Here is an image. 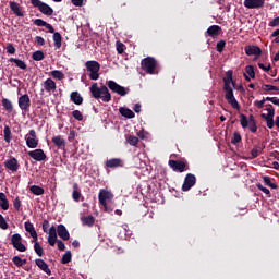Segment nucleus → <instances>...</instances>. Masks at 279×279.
Returning <instances> with one entry per match:
<instances>
[{
    "label": "nucleus",
    "mask_w": 279,
    "mask_h": 279,
    "mask_svg": "<svg viewBox=\"0 0 279 279\" xmlns=\"http://www.w3.org/2000/svg\"><path fill=\"white\" fill-rule=\"evenodd\" d=\"M233 74L234 72L229 70L222 78L225 99L230 104V106H232V108H234V110H241V105H239V101L234 97V89H232V87L236 88V82L232 78Z\"/></svg>",
    "instance_id": "f257e3e1"
},
{
    "label": "nucleus",
    "mask_w": 279,
    "mask_h": 279,
    "mask_svg": "<svg viewBox=\"0 0 279 279\" xmlns=\"http://www.w3.org/2000/svg\"><path fill=\"white\" fill-rule=\"evenodd\" d=\"M89 92L94 99H101L104 104H110V101H112V95L110 94V90H108V87L106 85L99 87L97 83H94L89 87Z\"/></svg>",
    "instance_id": "f03ea898"
},
{
    "label": "nucleus",
    "mask_w": 279,
    "mask_h": 279,
    "mask_svg": "<svg viewBox=\"0 0 279 279\" xmlns=\"http://www.w3.org/2000/svg\"><path fill=\"white\" fill-rule=\"evenodd\" d=\"M142 70L148 73V75H156V66L158 61L153 57H146L141 62Z\"/></svg>",
    "instance_id": "7ed1b4c3"
},
{
    "label": "nucleus",
    "mask_w": 279,
    "mask_h": 279,
    "mask_svg": "<svg viewBox=\"0 0 279 279\" xmlns=\"http://www.w3.org/2000/svg\"><path fill=\"white\" fill-rule=\"evenodd\" d=\"M86 71L89 73V80H99V71L101 70V64L97 61L85 62Z\"/></svg>",
    "instance_id": "20e7f679"
},
{
    "label": "nucleus",
    "mask_w": 279,
    "mask_h": 279,
    "mask_svg": "<svg viewBox=\"0 0 279 279\" xmlns=\"http://www.w3.org/2000/svg\"><path fill=\"white\" fill-rule=\"evenodd\" d=\"M31 3L34 8H38L39 12L45 14V16H53V8H51L49 4L40 0H31Z\"/></svg>",
    "instance_id": "39448f33"
},
{
    "label": "nucleus",
    "mask_w": 279,
    "mask_h": 279,
    "mask_svg": "<svg viewBox=\"0 0 279 279\" xmlns=\"http://www.w3.org/2000/svg\"><path fill=\"white\" fill-rule=\"evenodd\" d=\"M169 167L172 168L173 171L177 173H184V171H189L191 168L189 166V162L182 161V160H173L170 159L168 161Z\"/></svg>",
    "instance_id": "423d86ee"
},
{
    "label": "nucleus",
    "mask_w": 279,
    "mask_h": 279,
    "mask_svg": "<svg viewBox=\"0 0 279 279\" xmlns=\"http://www.w3.org/2000/svg\"><path fill=\"white\" fill-rule=\"evenodd\" d=\"M98 199H99L100 206H102V208H106V204H108V202H112V199H114V194H112V192H110L106 189H102L99 191Z\"/></svg>",
    "instance_id": "0eeeda50"
},
{
    "label": "nucleus",
    "mask_w": 279,
    "mask_h": 279,
    "mask_svg": "<svg viewBox=\"0 0 279 279\" xmlns=\"http://www.w3.org/2000/svg\"><path fill=\"white\" fill-rule=\"evenodd\" d=\"M26 145L29 149H36L38 147V135H36V130H31L28 134L25 135Z\"/></svg>",
    "instance_id": "6e6552de"
},
{
    "label": "nucleus",
    "mask_w": 279,
    "mask_h": 279,
    "mask_svg": "<svg viewBox=\"0 0 279 279\" xmlns=\"http://www.w3.org/2000/svg\"><path fill=\"white\" fill-rule=\"evenodd\" d=\"M23 238L21 234L15 233L11 236V245L14 247V250H17V252H27V247L25 244H23Z\"/></svg>",
    "instance_id": "1a4fd4ad"
},
{
    "label": "nucleus",
    "mask_w": 279,
    "mask_h": 279,
    "mask_svg": "<svg viewBox=\"0 0 279 279\" xmlns=\"http://www.w3.org/2000/svg\"><path fill=\"white\" fill-rule=\"evenodd\" d=\"M195 184H197V178L195 177V174L187 173L182 184V191L183 192L191 191V189H193Z\"/></svg>",
    "instance_id": "9d476101"
},
{
    "label": "nucleus",
    "mask_w": 279,
    "mask_h": 279,
    "mask_svg": "<svg viewBox=\"0 0 279 279\" xmlns=\"http://www.w3.org/2000/svg\"><path fill=\"white\" fill-rule=\"evenodd\" d=\"M107 86L112 90V93H117V95H120L121 97H125V95H128V90H130V89H125V87L119 85L114 81H109L107 83Z\"/></svg>",
    "instance_id": "9b49d317"
},
{
    "label": "nucleus",
    "mask_w": 279,
    "mask_h": 279,
    "mask_svg": "<svg viewBox=\"0 0 279 279\" xmlns=\"http://www.w3.org/2000/svg\"><path fill=\"white\" fill-rule=\"evenodd\" d=\"M29 158H33V160H36V162H43L47 160V155L45 154V150L38 148L35 150L28 151Z\"/></svg>",
    "instance_id": "f8f14e48"
},
{
    "label": "nucleus",
    "mask_w": 279,
    "mask_h": 279,
    "mask_svg": "<svg viewBox=\"0 0 279 279\" xmlns=\"http://www.w3.org/2000/svg\"><path fill=\"white\" fill-rule=\"evenodd\" d=\"M4 167L8 169V171L16 173L21 166L19 165V159H16V157H11L4 161Z\"/></svg>",
    "instance_id": "ddd939ff"
},
{
    "label": "nucleus",
    "mask_w": 279,
    "mask_h": 279,
    "mask_svg": "<svg viewBox=\"0 0 279 279\" xmlns=\"http://www.w3.org/2000/svg\"><path fill=\"white\" fill-rule=\"evenodd\" d=\"M17 104L21 110H24L25 112H27V110H29V106H32V100L29 99V95L27 94L22 95L19 98Z\"/></svg>",
    "instance_id": "4468645a"
},
{
    "label": "nucleus",
    "mask_w": 279,
    "mask_h": 279,
    "mask_svg": "<svg viewBox=\"0 0 279 279\" xmlns=\"http://www.w3.org/2000/svg\"><path fill=\"white\" fill-rule=\"evenodd\" d=\"M244 7L248 10H260L265 7V0H244Z\"/></svg>",
    "instance_id": "2eb2a0df"
},
{
    "label": "nucleus",
    "mask_w": 279,
    "mask_h": 279,
    "mask_svg": "<svg viewBox=\"0 0 279 279\" xmlns=\"http://www.w3.org/2000/svg\"><path fill=\"white\" fill-rule=\"evenodd\" d=\"M246 56H255V60H258L263 54V50L258 46H246L244 48Z\"/></svg>",
    "instance_id": "dca6fc26"
},
{
    "label": "nucleus",
    "mask_w": 279,
    "mask_h": 279,
    "mask_svg": "<svg viewBox=\"0 0 279 279\" xmlns=\"http://www.w3.org/2000/svg\"><path fill=\"white\" fill-rule=\"evenodd\" d=\"M119 167H123L121 158H111L105 161V169H119Z\"/></svg>",
    "instance_id": "f3484780"
},
{
    "label": "nucleus",
    "mask_w": 279,
    "mask_h": 279,
    "mask_svg": "<svg viewBox=\"0 0 279 279\" xmlns=\"http://www.w3.org/2000/svg\"><path fill=\"white\" fill-rule=\"evenodd\" d=\"M57 234L62 239V241H69V239H71V234L64 225H58Z\"/></svg>",
    "instance_id": "a211bd4d"
},
{
    "label": "nucleus",
    "mask_w": 279,
    "mask_h": 279,
    "mask_svg": "<svg viewBox=\"0 0 279 279\" xmlns=\"http://www.w3.org/2000/svg\"><path fill=\"white\" fill-rule=\"evenodd\" d=\"M48 234V243L51 247H53L56 245V242L58 241V231L56 227H50Z\"/></svg>",
    "instance_id": "6ab92c4d"
},
{
    "label": "nucleus",
    "mask_w": 279,
    "mask_h": 279,
    "mask_svg": "<svg viewBox=\"0 0 279 279\" xmlns=\"http://www.w3.org/2000/svg\"><path fill=\"white\" fill-rule=\"evenodd\" d=\"M250 123H256V119L254 118L253 114L248 116V120H247V116L241 113L240 114V124L243 129L247 128V125H250Z\"/></svg>",
    "instance_id": "aec40b11"
},
{
    "label": "nucleus",
    "mask_w": 279,
    "mask_h": 279,
    "mask_svg": "<svg viewBox=\"0 0 279 279\" xmlns=\"http://www.w3.org/2000/svg\"><path fill=\"white\" fill-rule=\"evenodd\" d=\"M35 264L41 271L47 274V276H51V269L49 268V265L46 264L45 259L37 258L35 259Z\"/></svg>",
    "instance_id": "412c9836"
},
{
    "label": "nucleus",
    "mask_w": 279,
    "mask_h": 279,
    "mask_svg": "<svg viewBox=\"0 0 279 279\" xmlns=\"http://www.w3.org/2000/svg\"><path fill=\"white\" fill-rule=\"evenodd\" d=\"M34 25H37V27H46V29H48V32L50 34H53L56 32V29L53 28V26L49 23H47L45 20L43 19H36L34 21Z\"/></svg>",
    "instance_id": "4be33fe9"
},
{
    "label": "nucleus",
    "mask_w": 279,
    "mask_h": 279,
    "mask_svg": "<svg viewBox=\"0 0 279 279\" xmlns=\"http://www.w3.org/2000/svg\"><path fill=\"white\" fill-rule=\"evenodd\" d=\"M52 143L58 147V149H66V141L60 135L53 136Z\"/></svg>",
    "instance_id": "5701e85b"
},
{
    "label": "nucleus",
    "mask_w": 279,
    "mask_h": 279,
    "mask_svg": "<svg viewBox=\"0 0 279 279\" xmlns=\"http://www.w3.org/2000/svg\"><path fill=\"white\" fill-rule=\"evenodd\" d=\"M10 10L11 12H13V14H15V16H20V17L25 16V12H23L21 7L15 1L10 2Z\"/></svg>",
    "instance_id": "b1692460"
},
{
    "label": "nucleus",
    "mask_w": 279,
    "mask_h": 279,
    "mask_svg": "<svg viewBox=\"0 0 279 279\" xmlns=\"http://www.w3.org/2000/svg\"><path fill=\"white\" fill-rule=\"evenodd\" d=\"M70 99L72 102L75 104V106H82L84 104V98L80 94V92H72L70 94Z\"/></svg>",
    "instance_id": "393cba45"
},
{
    "label": "nucleus",
    "mask_w": 279,
    "mask_h": 279,
    "mask_svg": "<svg viewBox=\"0 0 279 279\" xmlns=\"http://www.w3.org/2000/svg\"><path fill=\"white\" fill-rule=\"evenodd\" d=\"M207 34L210 38H217L219 34H221V26L219 25H211L207 28Z\"/></svg>",
    "instance_id": "a878e982"
},
{
    "label": "nucleus",
    "mask_w": 279,
    "mask_h": 279,
    "mask_svg": "<svg viewBox=\"0 0 279 279\" xmlns=\"http://www.w3.org/2000/svg\"><path fill=\"white\" fill-rule=\"evenodd\" d=\"M44 88L47 93H56V88H57L56 81L51 78H47L44 82Z\"/></svg>",
    "instance_id": "bb28decb"
},
{
    "label": "nucleus",
    "mask_w": 279,
    "mask_h": 279,
    "mask_svg": "<svg viewBox=\"0 0 279 279\" xmlns=\"http://www.w3.org/2000/svg\"><path fill=\"white\" fill-rule=\"evenodd\" d=\"M265 149V144H257L253 147V149L251 150V156L252 158H258V156H260V154H263Z\"/></svg>",
    "instance_id": "cd10ccee"
},
{
    "label": "nucleus",
    "mask_w": 279,
    "mask_h": 279,
    "mask_svg": "<svg viewBox=\"0 0 279 279\" xmlns=\"http://www.w3.org/2000/svg\"><path fill=\"white\" fill-rule=\"evenodd\" d=\"M0 208L2 210H8L10 208V202L8 201V196L3 192H0Z\"/></svg>",
    "instance_id": "c85d7f7f"
},
{
    "label": "nucleus",
    "mask_w": 279,
    "mask_h": 279,
    "mask_svg": "<svg viewBox=\"0 0 279 279\" xmlns=\"http://www.w3.org/2000/svg\"><path fill=\"white\" fill-rule=\"evenodd\" d=\"M119 112L125 119H134V117H136L134 111H132L131 109H128L125 107H120Z\"/></svg>",
    "instance_id": "c756f323"
},
{
    "label": "nucleus",
    "mask_w": 279,
    "mask_h": 279,
    "mask_svg": "<svg viewBox=\"0 0 279 279\" xmlns=\"http://www.w3.org/2000/svg\"><path fill=\"white\" fill-rule=\"evenodd\" d=\"M81 221L83 226H88V228H93V226H95V217L93 216H83L81 217Z\"/></svg>",
    "instance_id": "7c9ffc66"
},
{
    "label": "nucleus",
    "mask_w": 279,
    "mask_h": 279,
    "mask_svg": "<svg viewBox=\"0 0 279 279\" xmlns=\"http://www.w3.org/2000/svg\"><path fill=\"white\" fill-rule=\"evenodd\" d=\"M52 38L56 49H60L62 47V35L59 32H54Z\"/></svg>",
    "instance_id": "2f4dec72"
},
{
    "label": "nucleus",
    "mask_w": 279,
    "mask_h": 279,
    "mask_svg": "<svg viewBox=\"0 0 279 279\" xmlns=\"http://www.w3.org/2000/svg\"><path fill=\"white\" fill-rule=\"evenodd\" d=\"M80 197H82V192H80V185H77V183H74L72 198L74 202H80Z\"/></svg>",
    "instance_id": "473e14b6"
},
{
    "label": "nucleus",
    "mask_w": 279,
    "mask_h": 279,
    "mask_svg": "<svg viewBox=\"0 0 279 279\" xmlns=\"http://www.w3.org/2000/svg\"><path fill=\"white\" fill-rule=\"evenodd\" d=\"M24 228L31 236L38 233L36 232V228H34V223H32L29 220L24 223Z\"/></svg>",
    "instance_id": "72a5a7b5"
},
{
    "label": "nucleus",
    "mask_w": 279,
    "mask_h": 279,
    "mask_svg": "<svg viewBox=\"0 0 279 279\" xmlns=\"http://www.w3.org/2000/svg\"><path fill=\"white\" fill-rule=\"evenodd\" d=\"M2 106L7 112H12L14 110V106L12 105V101L8 98L2 99Z\"/></svg>",
    "instance_id": "f704fd0d"
},
{
    "label": "nucleus",
    "mask_w": 279,
    "mask_h": 279,
    "mask_svg": "<svg viewBox=\"0 0 279 279\" xmlns=\"http://www.w3.org/2000/svg\"><path fill=\"white\" fill-rule=\"evenodd\" d=\"M10 62H13L14 64H16V66L19 69H22V71L27 70V64L25 63V61L20 60V59H15V58H11Z\"/></svg>",
    "instance_id": "c9c22d12"
},
{
    "label": "nucleus",
    "mask_w": 279,
    "mask_h": 279,
    "mask_svg": "<svg viewBox=\"0 0 279 279\" xmlns=\"http://www.w3.org/2000/svg\"><path fill=\"white\" fill-rule=\"evenodd\" d=\"M31 193H33V195H45V189L38 186V185H32L29 187Z\"/></svg>",
    "instance_id": "e433bc0d"
},
{
    "label": "nucleus",
    "mask_w": 279,
    "mask_h": 279,
    "mask_svg": "<svg viewBox=\"0 0 279 279\" xmlns=\"http://www.w3.org/2000/svg\"><path fill=\"white\" fill-rule=\"evenodd\" d=\"M3 134H4L5 143H11L12 142V130L8 125L4 126Z\"/></svg>",
    "instance_id": "4c0bfd02"
},
{
    "label": "nucleus",
    "mask_w": 279,
    "mask_h": 279,
    "mask_svg": "<svg viewBox=\"0 0 279 279\" xmlns=\"http://www.w3.org/2000/svg\"><path fill=\"white\" fill-rule=\"evenodd\" d=\"M50 75H51V77H53V80H59V81L64 80V73L60 70L51 71Z\"/></svg>",
    "instance_id": "58836bf2"
},
{
    "label": "nucleus",
    "mask_w": 279,
    "mask_h": 279,
    "mask_svg": "<svg viewBox=\"0 0 279 279\" xmlns=\"http://www.w3.org/2000/svg\"><path fill=\"white\" fill-rule=\"evenodd\" d=\"M32 58L33 60H35V62H40L45 60V52H43L41 50H37L33 53Z\"/></svg>",
    "instance_id": "ea45409f"
},
{
    "label": "nucleus",
    "mask_w": 279,
    "mask_h": 279,
    "mask_svg": "<svg viewBox=\"0 0 279 279\" xmlns=\"http://www.w3.org/2000/svg\"><path fill=\"white\" fill-rule=\"evenodd\" d=\"M272 97H263L262 100H255L254 106L258 109L265 108V101H271Z\"/></svg>",
    "instance_id": "a19ab883"
},
{
    "label": "nucleus",
    "mask_w": 279,
    "mask_h": 279,
    "mask_svg": "<svg viewBox=\"0 0 279 279\" xmlns=\"http://www.w3.org/2000/svg\"><path fill=\"white\" fill-rule=\"evenodd\" d=\"M72 258H73V255L71 254V251H66L61 258L62 265H69Z\"/></svg>",
    "instance_id": "79ce46f5"
},
{
    "label": "nucleus",
    "mask_w": 279,
    "mask_h": 279,
    "mask_svg": "<svg viewBox=\"0 0 279 279\" xmlns=\"http://www.w3.org/2000/svg\"><path fill=\"white\" fill-rule=\"evenodd\" d=\"M263 182L266 186H269V189L276 190L278 189V184L271 182V178L269 177H263Z\"/></svg>",
    "instance_id": "37998d69"
},
{
    "label": "nucleus",
    "mask_w": 279,
    "mask_h": 279,
    "mask_svg": "<svg viewBox=\"0 0 279 279\" xmlns=\"http://www.w3.org/2000/svg\"><path fill=\"white\" fill-rule=\"evenodd\" d=\"M34 251L37 254V256H40V257L45 256V251L43 250V246L40 245V243L36 242L34 244Z\"/></svg>",
    "instance_id": "c03bdc74"
},
{
    "label": "nucleus",
    "mask_w": 279,
    "mask_h": 279,
    "mask_svg": "<svg viewBox=\"0 0 279 279\" xmlns=\"http://www.w3.org/2000/svg\"><path fill=\"white\" fill-rule=\"evenodd\" d=\"M245 73L248 74V76L254 80L256 77V72L254 71V65H246L245 66Z\"/></svg>",
    "instance_id": "a18cd8bd"
},
{
    "label": "nucleus",
    "mask_w": 279,
    "mask_h": 279,
    "mask_svg": "<svg viewBox=\"0 0 279 279\" xmlns=\"http://www.w3.org/2000/svg\"><path fill=\"white\" fill-rule=\"evenodd\" d=\"M129 145H132L133 147H136L138 145V137L137 136H134V135H130L128 138H126Z\"/></svg>",
    "instance_id": "49530a36"
},
{
    "label": "nucleus",
    "mask_w": 279,
    "mask_h": 279,
    "mask_svg": "<svg viewBox=\"0 0 279 279\" xmlns=\"http://www.w3.org/2000/svg\"><path fill=\"white\" fill-rule=\"evenodd\" d=\"M241 141H242L241 133L234 132L233 137L231 140L232 145H238V143H241Z\"/></svg>",
    "instance_id": "de8ad7c7"
},
{
    "label": "nucleus",
    "mask_w": 279,
    "mask_h": 279,
    "mask_svg": "<svg viewBox=\"0 0 279 279\" xmlns=\"http://www.w3.org/2000/svg\"><path fill=\"white\" fill-rule=\"evenodd\" d=\"M72 117L76 119V121H84V116L82 114L81 110L72 111Z\"/></svg>",
    "instance_id": "09e8293b"
},
{
    "label": "nucleus",
    "mask_w": 279,
    "mask_h": 279,
    "mask_svg": "<svg viewBox=\"0 0 279 279\" xmlns=\"http://www.w3.org/2000/svg\"><path fill=\"white\" fill-rule=\"evenodd\" d=\"M256 186L259 191H262V193H265V195H267V197H271V192L269 191V189L263 186V184H260V183H257Z\"/></svg>",
    "instance_id": "8fccbe9b"
},
{
    "label": "nucleus",
    "mask_w": 279,
    "mask_h": 279,
    "mask_svg": "<svg viewBox=\"0 0 279 279\" xmlns=\"http://www.w3.org/2000/svg\"><path fill=\"white\" fill-rule=\"evenodd\" d=\"M268 108H266L267 110V114H268V119H274V117H276V109H274V106L271 105H266Z\"/></svg>",
    "instance_id": "3c124183"
},
{
    "label": "nucleus",
    "mask_w": 279,
    "mask_h": 279,
    "mask_svg": "<svg viewBox=\"0 0 279 279\" xmlns=\"http://www.w3.org/2000/svg\"><path fill=\"white\" fill-rule=\"evenodd\" d=\"M116 49H117L119 56H121L125 51V46H124L123 43L117 41L116 43Z\"/></svg>",
    "instance_id": "603ef678"
},
{
    "label": "nucleus",
    "mask_w": 279,
    "mask_h": 279,
    "mask_svg": "<svg viewBox=\"0 0 279 279\" xmlns=\"http://www.w3.org/2000/svg\"><path fill=\"white\" fill-rule=\"evenodd\" d=\"M0 228L1 230H8V228H10V225H8V221H5V218L1 214H0Z\"/></svg>",
    "instance_id": "864d4df0"
},
{
    "label": "nucleus",
    "mask_w": 279,
    "mask_h": 279,
    "mask_svg": "<svg viewBox=\"0 0 279 279\" xmlns=\"http://www.w3.org/2000/svg\"><path fill=\"white\" fill-rule=\"evenodd\" d=\"M223 49H226V40L218 41L216 45V51H218V53H221Z\"/></svg>",
    "instance_id": "5fc2aeb1"
},
{
    "label": "nucleus",
    "mask_w": 279,
    "mask_h": 279,
    "mask_svg": "<svg viewBox=\"0 0 279 279\" xmlns=\"http://www.w3.org/2000/svg\"><path fill=\"white\" fill-rule=\"evenodd\" d=\"M247 128L253 134H256L258 132V125H256V122H250Z\"/></svg>",
    "instance_id": "6e6d98bb"
},
{
    "label": "nucleus",
    "mask_w": 279,
    "mask_h": 279,
    "mask_svg": "<svg viewBox=\"0 0 279 279\" xmlns=\"http://www.w3.org/2000/svg\"><path fill=\"white\" fill-rule=\"evenodd\" d=\"M263 90H266V92H269V90H279L278 86H274V85H267V84H264L262 86Z\"/></svg>",
    "instance_id": "4d7b16f0"
},
{
    "label": "nucleus",
    "mask_w": 279,
    "mask_h": 279,
    "mask_svg": "<svg viewBox=\"0 0 279 279\" xmlns=\"http://www.w3.org/2000/svg\"><path fill=\"white\" fill-rule=\"evenodd\" d=\"M12 263H13V265H15V267H23V266H22V258L19 257V256H14V257L12 258Z\"/></svg>",
    "instance_id": "13d9d810"
},
{
    "label": "nucleus",
    "mask_w": 279,
    "mask_h": 279,
    "mask_svg": "<svg viewBox=\"0 0 279 279\" xmlns=\"http://www.w3.org/2000/svg\"><path fill=\"white\" fill-rule=\"evenodd\" d=\"M7 52L10 53V56H14L16 53V48H14V45L9 44L7 46Z\"/></svg>",
    "instance_id": "bf43d9fd"
},
{
    "label": "nucleus",
    "mask_w": 279,
    "mask_h": 279,
    "mask_svg": "<svg viewBox=\"0 0 279 279\" xmlns=\"http://www.w3.org/2000/svg\"><path fill=\"white\" fill-rule=\"evenodd\" d=\"M13 208L15 210H21V198L16 197L14 201H13Z\"/></svg>",
    "instance_id": "052dcab7"
},
{
    "label": "nucleus",
    "mask_w": 279,
    "mask_h": 279,
    "mask_svg": "<svg viewBox=\"0 0 279 279\" xmlns=\"http://www.w3.org/2000/svg\"><path fill=\"white\" fill-rule=\"evenodd\" d=\"M57 246L60 252H64V250H66V245H64V242H62V240L57 241Z\"/></svg>",
    "instance_id": "680f3d73"
},
{
    "label": "nucleus",
    "mask_w": 279,
    "mask_h": 279,
    "mask_svg": "<svg viewBox=\"0 0 279 279\" xmlns=\"http://www.w3.org/2000/svg\"><path fill=\"white\" fill-rule=\"evenodd\" d=\"M279 25V16L275 17L272 21L269 22V27H278Z\"/></svg>",
    "instance_id": "e2e57ef3"
},
{
    "label": "nucleus",
    "mask_w": 279,
    "mask_h": 279,
    "mask_svg": "<svg viewBox=\"0 0 279 279\" xmlns=\"http://www.w3.org/2000/svg\"><path fill=\"white\" fill-rule=\"evenodd\" d=\"M41 228L44 232H49V220H44Z\"/></svg>",
    "instance_id": "0e129e2a"
},
{
    "label": "nucleus",
    "mask_w": 279,
    "mask_h": 279,
    "mask_svg": "<svg viewBox=\"0 0 279 279\" xmlns=\"http://www.w3.org/2000/svg\"><path fill=\"white\" fill-rule=\"evenodd\" d=\"M71 2H72L73 5H75L76 8H82V5H84V0H71Z\"/></svg>",
    "instance_id": "69168bd1"
},
{
    "label": "nucleus",
    "mask_w": 279,
    "mask_h": 279,
    "mask_svg": "<svg viewBox=\"0 0 279 279\" xmlns=\"http://www.w3.org/2000/svg\"><path fill=\"white\" fill-rule=\"evenodd\" d=\"M35 43H37V45H40L43 47V45H45V38H43L41 36H36Z\"/></svg>",
    "instance_id": "338daca9"
},
{
    "label": "nucleus",
    "mask_w": 279,
    "mask_h": 279,
    "mask_svg": "<svg viewBox=\"0 0 279 279\" xmlns=\"http://www.w3.org/2000/svg\"><path fill=\"white\" fill-rule=\"evenodd\" d=\"M266 122H267V128H269V130L274 129V125H275L274 118H268Z\"/></svg>",
    "instance_id": "774afa93"
}]
</instances>
